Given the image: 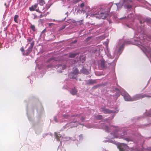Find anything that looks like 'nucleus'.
<instances>
[{
	"label": "nucleus",
	"instance_id": "nucleus-52",
	"mask_svg": "<svg viewBox=\"0 0 151 151\" xmlns=\"http://www.w3.org/2000/svg\"><path fill=\"white\" fill-rule=\"evenodd\" d=\"M125 18V17H123V18H122V19H124V18Z\"/></svg>",
	"mask_w": 151,
	"mask_h": 151
},
{
	"label": "nucleus",
	"instance_id": "nucleus-12",
	"mask_svg": "<svg viewBox=\"0 0 151 151\" xmlns=\"http://www.w3.org/2000/svg\"><path fill=\"white\" fill-rule=\"evenodd\" d=\"M105 62L103 59H101L99 61V66L101 67L102 68H104L105 67Z\"/></svg>",
	"mask_w": 151,
	"mask_h": 151
},
{
	"label": "nucleus",
	"instance_id": "nucleus-41",
	"mask_svg": "<svg viewBox=\"0 0 151 151\" xmlns=\"http://www.w3.org/2000/svg\"><path fill=\"white\" fill-rule=\"evenodd\" d=\"M39 22H42V19H40L39 20Z\"/></svg>",
	"mask_w": 151,
	"mask_h": 151
},
{
	"label": "nucleus",
	"instance_id": "nucleus-40",
	"mask_svg": "<svg viewBox=\"0 0 151 151\" xmlns=\"http://www.w3.org/2000/svg\"><path fill=\"white\" fill-rule=\"evenodd\" d=\"M54 121H55V122H57V119H56V118L55 117V118H54Z\"/></svg>",
	"mask_w": 151,
	"mask_h": 151
},
{
	"label": "nucleus",
	"instance_id": "nucleus-31",
	"mask_svg": "<svg viewBox=\"0 0 151 151\" xmlns=\"http://www.w3.org/2000/svg\"><path fill=\"white\" fill-rule=\"evenodd\" d=\"M68 117V116L67 115H64L63 116V117L65 119L67 118V117Z\"/></svg>",
	"mask_w": 151,
	"mask_h": 151
},
{
	"label": "nucleus",
	"instance_id": "nucleus-22",
	"mask_svg": "<svg viewBox=\"0 0 151 151\" xmlns=\"http://www.w3.org/2000/svg\"><path fill=\"white\" fill-rule=\"evenodd\" d=\"M102 116L101 115H99L96 116V118L97 119H100L102 118Z\"/></svg>",
	"mask_w": 151,
	"mask_h": 151
},
{
	"label": "nucleus",
	"instance_id": "nucleus-47",
	"mask_svg": "<svg viewBox=\"0 0 151 151\" xmlns=\"http://www.w3.org/2000/svg\"><path fill=\"white\" fill-rule=\"evenodd\" d=\"M69 139V138H66V140H69V139Z\"/></svg>",
	"mask_w": 151,
	"mask_h": 151
},
{
	"label": "nucleus",
	"instance_id": "nucleus-34",
	"mask_svg": "<svg viewBox=\"0 0 151 151\" xmlns=\"http://www.w3.org/2000/svg\"><path fill=\"white\" fill-rule=\"evenodd\" d=\"M125 140L127 141H129L131 140L130 139L128 138H126Z\"/></svg>",
	"mask_w": 151,
	"mask_h": 151
},
{
	"label": "nucleus",
	"instance_id": "nucleus-35",
	"mask_svg": "<svg viewBox=\"0 0 151 151\" xmlns=\"http://www.w3.org/2000/svg\"><path fill=\"white\" fill-rule=\"evenodd\" d=\"M131 14H130L128 16V17L129 18H132V17H132V16H131Z\"/></svg>",
	"mask_w": 151,
	"mask_h": 151
},
{
	"label": "nucleus",
	"instance_id": "nucleus-10",
	"mask_svg": "<svg viewBox=\"0 0 151 151\" xmlns=\"http://www.w3.org/2000/svg\"><path fill=\"white\" fill-rule=\"evenodd\" d=\"M58 71L60 73L62 72V70H64L66 68V65H58L56 66Z\"/></svg>",
	"mask_w": 151,
	"mask_h": 151
},
{
	"label": "nucleus",
	"instance_id": "nucleus-23",
	"mask_svg": "<svg viewBox=\"0 0 151 151\" xmlns=\"http://www.w3.org/2000/svg\"><path fill=\"white\" fill-rule=\"evenodd\" d=\"M81 0H73L72 1V3L73 4H76Z\"/></svg>",
	"mask_w": 151,
	"mask_h": 151
},
{
	"label": "nucleus",
	"instance_id": "nucleus-44",
	"mask_svg": "<svg viewBox=\"0 0 151 151\" xmlns=\"http://www.w3.org/2000/svg\"><path fill=\"white\" fill-rule=\"evenodd\" d=\"M49 21H52V19H49Z\"/></svg>",
	"mask_w": 151,
	"mask_h": 151
},
{
	"label": "nucleus",
	"instance_id": "nucleus-45",
	"mask_svg": "<svg viewBox=\"0 0 151 151\" xmlns=\"http://www.w3.org/2000/svg\"><path fill=\"white\" fill-rule=\"evenodd\" d=\"M82 11L83 12H85V10H84L83 9H82Z\"/></svg>",
	"mask_w": 151,
	"mask_h": 151
},
{
	"label": "nucleus",
	"instance_id": "nucleus-28",
	"mask_svg": "<svg viewBox=\"0 0 151 151\" xmlns=\"http://www.w3.org/2000/svg\"><path fill=\"white\" fill-rule=\"evenodd\" d=\"M77 24H79L80 25L83 24V21L81 20L78 22Z\"/></svg>",
	"mask_w": 151,
	"mask_h": 151
},
{
	"label": "nucleus",
	"instance_id": "nucleus-20",
	"mask_svg": "<svg viewBox=\"0 0 151 151\" xmlns=\"http://www.w3.org/2000/svg\"><path fill=\"white\" fill-rule=\"evenodd\" d=\"M65 2L63 3V4L65 5H67L71 2L70 0H65Z\"/></svg>",
	"mask_w": 151,
	"mask_h": 151
},
{
	"label": "nucleus",
	"instance_id": "nucleus-15",
	"mask_svg": "<svg viewBox=\"0 0 151 151\" xmlns=\"http://www.w3.org/2000/svg\"><path fill=\"white\" fill-rule=\"evenodd\" d=\"M81 73L88 75L89 74V72L86 69L84 68H82L81 70Z\"/></svg>",
	"mask_w": 151,
	"mask_h": 151
},
{
	"label": "nucleus",
	"instance_id": "nucleus-48",
	"mask_svg": "<svg viewBox=\"0 0 151 151\" xmlns=\"http://www.w3.org/2000/svg\"><path fill=\"white\" fill-rule=\"evenodd\" d=\"M149 20H150L148 19L147 20V21L148 22H150Z\"/></svg>",
	"mask_w": 151,
	"mask_h": 151
},
{
	"label": "nucleus",
	"instance_id": "nucleus-17",
	"mask_svg": "<svg viewBox=\"0 0 151 151\" xmlns=\"http://www.w3.org/2000/svg\"><path fill=\"white\" fill-rule=\"evenodd\" d=\"M55 135L56 136V138L57 139V141H58V140L60 141V138H61V137L60 135V134H56L55 133Z\"/></svg>",
	"mask_w": 151,
	"mask_h": 151
},
{
	"label": "nucleus",
	"instance_id": "nucleus-51",
	"mask_svg": "<svg viewBox=\"0 0 151 151\" xmlns=\"http://www.w3.org/2000/svg\"><path fill=\"white\" fill-rule=\"evenodd\" d=\"M68 13V12H67L65 13V14H67Z\"/></svg>",
	"mask_w": 151,
	"mask_h": 151
},
{
	"label": "nucleus",
	"instance_id": "nucleus-25",
	"mask_svg": "<svg viewBox=\"0 0 151 151\" xmlns=\"http://www.w3.org/2000/svg\"><path fill=\"white\" fill-rule=\"evenodd\" d=\"M31 29L33 31H35V27L34 25H31L30 26Z\"/></svg>",
	"mask_w": 151,
	"mask_h": 151
},
{
	"label": "nucleus",
	"instance_id": "nucleus-21",
	"mask_svg": "<svg viewBox=\"0 0 151 151\" xmlns=\"http://www.w3.org/2000/svg\"><path fill=\"white\" fill-rule=\"evenodd\" d=\"M77 53H73L70 54L69 56L70 58H73L76 57L77 55Z\"/></svg>",
	"mask_w": 151,
	"mask_h": 151
},
{
	"label": "nucleus",
	"instance_id": "nucleus-36",
	"mask_svg": "<svg viewBox=\"0 0 151 151\" xmlns=\"http://www.w3.org/2000/svg\"><path fill=\"white\" fill-rule=\"evenodd\" d=\"M21 50L22 52H23L24 51V49L23 48H22L21 49Z\"/></svg>",
	"mask_w": 151,
	"mask_h": 151
},
{
	"label": "nucleus",
	"instance_id": "nucleus-49",
	"mask_svg": "<svg viewBox=\"0 0 151 151\" xmlns=\"http://www.w3.org/2000/svg\"><path fill=\"white\" fill-rule=\"evenodd\" d=\"M118 91V93H119V95L120 94V92L119 91Z\"/></svg>",
	"mask_w": 151,
	"mask_h": 151
},
{
	"label": "nucleus",
	"instance_id": "nucleus-53",
	"mask_svg": "<svg viewBox=\"0 0 151 151\" xmlns=\"http://www.w3.org/2000/svg\"><path fill=\"white\" fill-rule=\"evenodd\" d=\"M107 119H106V121H107Z\"/></svg>",
	"mask_w": 151,
	"mask_h": 151
},
{
	"label": "nucleus",
	"instance_id": "nucleus-54",
	"mask_svg": "<svg viewBox=\"0 0 151 151\" xmlns=\"http://www.w3.org/2000/svg\"><path fill=\"white\" fill-rule=\"evenodd\" d=\"M65 19V18L64 19L63 21H64Z\"/></svg>",
	"mask_w": 151,
	"mask_h": 151
},
{
	"label": "nucleus",
	"instance_id": "nucleus-2",
	"mask_svg": "<svg viewBox=\"0 0 151 151\" xmlns=\"http://www.w3.org/2000/svg\"><path fill=\"white\" fill-rule=\"evenodd\" d=\"M86 10L88 9V12L86 13L87 15L86 17L88 16L91 17H95L97 18L105 19L107 17L108 14L106 13H103L102 12H99L98 9L94 7L90 9L88 6H85Z\"/></svg>",
	"mask_w": 151,
	"mask_h": 151
},
{
	"label": "nucleus",
	"instance_id": "nucleus-33",
	"mask_svg": "<svg viewBox=\"0 0 151 151\" xmlns=\"http://www.w3.org/2000/svg\"><path fill=\"white\" fill-rule=\"evenodd\" d=\"M93 127V126H91V125L88 126H87V127L88 128H92Z\"/></svg>",
	"mask_w": 151,
	"mask_h": 151
},
{
	"label": "nucleus",
	"instance_id": "nucleus-5",
	"mask_svg": "<svg viewBox=\"0 0 151 151\" xmlns=\"http://www.w3.org/2000/svg\"><path fill=\"white\" fill-rule=\"evenodd\" d=\"M145 96V95H144L138 94L134 96L133 98H131L127 93H125L123 96L125 100L127 101H136L143 98Z\"/></svg>",
	"mask_w": 151,
	"mask_h": 151
},
{
	"label": "nucleus",
	"instance_id": "nucleus-13",
	"mask_svg": "<svg viewBox=\"0 0 151 151\" xmlns=\"http://www.w3.org/2000/svg\"><path fill=\"white\" fill-rule=\"evenodd\" d=\"M77 90L75 88H74L71 89L70 93L72 95H75L77 94Z\"/></svg>",
	"mask_w": 151,
	"mask_h": 151
},
{
	"label": "nucleus",
	"instance_id": "nucleus-46",
	"mask_svg": "<svg viewBox=\"0 0 151 151\" xmlns=\"http://www.w3.org/2000/svg\"><path fill=\"white\" fill-rule=\"evenodd\" d=\"M77 42V41L76 40H75L73 42V43H76Z\"/></svg>",
	"mask_w": 151,
	"mask_h": 151
},
{
	"label": "nucleus",
	"instance_id": "nucleus-37",
	"mask_svg": "<svg viewBox=\"0 0 151 151\" xmlns=\"http://www.w3.org/2000/svg\"><path fill=\"white\" fill-rule=\"evenodd\" d=\"M36 11L37 12H40V11L39 9H37L36 10Z\"/></svg>",
	"mask_w": 151,
	"mask_h": 151
},
{
	"label": "nucleus",
	"instance_id": "nucleus-29",
	"mask_svg": "<svg viewBox=\"0 0 151 151\" xmlns=\"http://www.w3.org/2000/svg\"><path fill=\"white\" fill-rule=\"evenodd\" d=\"M84 6H85V4L84 3H82L80 5V6L81 7V8L83 7Z\"/></svg>",
	"mask_w": 151,
	"mask_h": 151
},
{
	"label": "nucleus",
	"instance_id": "nucleus-6",
	"mask_svg": "<svg viewBox=\"0 0 151 151\" xmlns=\"http://www.w3.org/2000/svg\"><path fill=\"white\" fill-rule=\"evenodd\" d=\"M131 1H130L128 0H120V2L119 3L115 4L116 5L118 10H119L121 8L124 3L126 4L124 5L125 7L128 9H130L132 7V5L128 4L129 2Z\"/></svg>",
	"mask_w": 151,
	"mask_h": 151
},
{
	"label": "nucleus",
	"instance_id": "nucleus-16",
	"mask_svg": "<svg viewBox=\"0 0 151 151\" xmlns=\"http://www.w3.org/2000/svg\"><path fill=\"white\" fill-rule=\"evenodd\" d=\"M37 2L38 4L41 6H43L45 4L44 0H37Z\"/></svg>",
	"mask_w": 151,
	"mask_h": 151
},
{
	"label": "nucleus",
	"instance_id": "nucleus-18",
	"mask_svg": "<svg viewBox=\"0 0 151 151\" xmlns=\"http://www.w3.org/2000/svg\"><path fill=\"white\" fill-rule=\"evenodd\" d=\"M19 17V16L18 15H15L14 18V20L15 22L18 23V21L17 19Z\"/></svg>",
	"mask_w": 151,
	"mask_h": 151
},
{
	"label": "nucleus",
	"instance_id": "nucleus-14",
	"mask_svg": "<svg viewBox=\"0 0 151 151\" xmlns=\"http://www.w3.org/2000/svg\"><path fill=\"white\" fill-rule=\"evenodd\" d=\"M37 7V4H35L34 5H32L31 7L29 8V10L31 11H34Z\"/></svg>",
	"mask_w": 151,
	"mask_h": 151
},
{
	"label": "nucleus",
	"instance_id": "nucleus-7",
	"mask_svg": "<svg viewBox=\"0 0 151 151\" xmlns=\"http://www.w3.org/2000/svg\"><path fill=\"white\" fill-rule=\"evenodd\" d=\"M76 120H74L73 121L67 124L65 126V128L68 127L69 128H72L77 127L78 124H82L78 122L77 120L80 119V118H78V116H76L75 118Z\"/></svg>",
	"mask_w": 151,
	"mask_h": 151
},
{
	"label": "nucleus",
	"instance_id": "nucleus-26",
	"mask_svg": "<svg viewBox=\"0 0 151 151\" xmlns=\"http://www.w3.org/2000/svg\"><path fill=\"white\" fill-rule=\"evenodd\" d=\"M147 39L148 41L151 40V36H148L147 37Z\"/></svg>",
	"mask_w": 151,
	"mask_h": 151
},
{
	"label": "nucleus",
	"instance_id": "nucleus-32",
	"mask_svg": "<svg viewBox=\"0 0 151 151\" xmlns=\"http://www.w3.org/2000/svg\"><path fill=\"white\" fill-rule=\"evenodd\" d=\"M84 118H83V117H81V121L82 122H83L84 121Z\"/></svg>",
	"mask_w": 151,
	"mask_h": 151
},
{
	"label": "nucleus",
	"instance_id": "nucleus-1",
	"mask_svg": "<svg viewBox=\"0 0 151 151\" xmlns=\"http://www.w3.org/2000/svg\"><path fill=\"white\" fill-rule=\"evenodd\" d=\"M101 127L106 132H111L109 135L107 137V140H105V142H109L116 145L119 151H124L128 148L127 145L124 143H118L114 139V138H123L124 136L126 134L124 130L119 128L117 127L113 126L108 127L105 125H103L102 127H99V128Z\"/></svg>",
	"mask_w": 151,
	"mask_h": 151
},
{
	"label": "nucleus",
	"instance_id": "nucleus-39",
	"mask_svg": "<svg viewBox=\"0 0 151 151\" xmlns=\"http://www.w3.org/2000/svg\"><path fill=\"white\" fill-rule=\"evenodd\" d=\"M52 21H57V22H60V21H57V20H55V19H52Z\"/></svg>",
	"mask_w": 151,
	"mask_h": 151
},
{
	"label": "nucleus",
	"instance_id": "nucleus-55",
	"mask_svg": "<svg viewBox=\"0 0 151 151\" xmlns=\"http://www.w3.org/2000/svg\"><path fill=\"white\" fill-rule=\"evenodd\" d=\"M63 2H64V0H63Z\"/></svg>",
	"mask_w": 151,
	"mask_h": 151
},
{
	"label": "nucleus",
	"instance_id": "nucleus-42",
	"mask_svg": "<svg viewBox=\"0 0 151 151\" xmlns=\"http://www.w3.org/2000/svg\"><path fill=\"white\" fill-rule=\"evenodd\" d=\"M42 17H43V16H42V14L40 15V18Z\"/></svg>",
	"mask_w": 151,
	"mask_h": 151
},
{
	"label": "nucleus",
	"instance_id": "nucleus-38",
	"mask_svg": "<svg viewBox=\"0 0 151 151\" xmlns=\"http://www.w3.org/2000/svg\"><path fill=\"white\" fill-rule=\"evenodd\" d=\"M79 137H80V140L82 139V136L81 135H80Z\"/></svg>",
	"mask_w": 151,
	"mask_h": 151
},
{
	"label": "nucleus",
	"instance_id": "nucleus-43",
	"mask_svg": "<svg viewBox=\"0 0 151 151\" xmlns=\"http://www.w3.org/2000/svg\"><path fill=\"white\" fill-rule=\"evenodd\" d=\"M65 27V26H63V27H62V29H64V28Z\"/></svg>",
	"mask_w": 151,
	"mask_h": 151
},
{
	"label": "nucleus",
	"instance_id": "nucleus-56",
	"mask_svg": "<svg viewBox=\"0 0 151 151\" xmlns=\"http://www.w3.org/2000/svg\"><path fill=\"white\" fill-rule=\"evenodd\" d=\"M113 117H114V116H113L112 117V119Z\"/></svg>",
	"mask_w": 151,
	"mask_h": 151
},
{
	"label": "nucleus",
	"instance_id": "nucleus-9",
	"mask_svg": "<svg viewBox=\"0 0 151 151\" xmlns=\"http://www.w3.org/2000/svg\"><path fill=\"white\" fill-rule=\"evenodd\" d=\"M102 111L105 114H107V113L109 114V113H117L119 111L118 110H117L115 111H114V110L112 111L111 110H109L108 109H106L104 108H102Z\"/></svg>",
	"mask_w": 151,
	"mask_h": 151
},
{
	"label": "nucleus",
	"instance_id": "nucleus-50",
	"mask_svg": "<svg viewBox=\"0 0 151 151\" xmlns=\"http://www.w3.org/2000/svg\"><path fill=\"white\" fill-rule=\"evenodd\" d=\"M83 58V60L84 61L85 60V58Z\"/></svg>",
	"mask_w": 151,
	"mask_h": 151
},
{
	"label": "nucleus",
	"instance_id": "nucleus-24",
	"mask_svg": "<svg viewBox=\"0 0 151 151\" xmlns=\"http://www.w3.org/2000/svg\"><path fill=\"white\" fill-rule=\"evenodd\" d=\"M51 4L50 5H46V8H45V11L47 10L50 6Z\"/></svg>",
	"mask_w": 151,
	"mask_h": 151
},
{
	"label": "nucleus",
	"instance_id": "nucleus-4",
	"mask_svg": "<svg viewBox=\"0 0 151 151\" xmlns=\"http://www.w3.org/2000/svg\"><path fill=\"white\" fill-rule=\"evenodd\" d=\"M127 43L126 41H125L124 43H118L115 48L114 55L111 56L110 54H108L107 55L108 57L111 58H113L114 57H115L117 59L119 56L120 54L124 48V45Z\"/></svg>",
	"mask_w": 151,
	"mask_h": 151
},
{
	"label": "nucleus",
	"instance_id": "nucleus-27",
	"mask_svg": "<svg viewBox=\"0 0 151 151\" xmlns=\"http://www.w3.org/2000/svg\"><path fill=\"white\" fill-rule=\"evenodd\" d=\"M33 39L32 37H29L27 39V41L28 42H30Z\"/></svg>",
	"mask_w": 151,
	"mask_h": 151
},
{
	"label": "nucleus",
	"instance_id": "nucleus-19",
	"mask_svg": "<svg viewBox=\"0 0 151 151\" xmlns=\"http://www.w3.org/2000/svg\"><path fill=\"white\" fill-rule=\"evenodd\" d=\"M96 82V81L95 80H90L88 81V84H92Z\"/></svg>",
	"mask_w": 151,
	"mask_h": 151
},
{
	"label": "nucleus",
	"instance_id": "nucleus-3",
	"mask_svg": "<svg viewBox=\"0 0 151 151\" xmlns=\"http://www.w3.org/2000/svg\"><path fill=\"white\" fill-rule=\"evenodd\" d=\"M145 40V38L144 37H141L137 38V40H134V42H132V44L136 45H139L140 49L147 56H149L151 58V50L150 49L149 47H146L142 45V44L141 41H139L140 40L141 41H142V40Z\"/></svg>",
	"mask_w": 151,
	"mask_h": 151
},
{
	"label": "nucleus",
	"instance_id": "nucleus-30",
	"mask_svg": "<svg viewBox=\"0 0 151 151\" xmlns=\"http://www.w3.org/2000/svg\"><path fill=\"white\" fill-rule=\"evenodd\" d=\"M54 24L53 23H50L48 24V25L49 27H51L52 26L53 24Z\"/></svg>",
	"mask_w": 151,
	"mask_h": 151
},
{
	"label": "nucleus",
	"instance_id": "nucleus-8",
	"mask_svg": "<svg viewBox=\"0 0 151 151\" xmlns=\"http://www.w3.org/2000/svg\"><path fill=\"white\" fill-rule=\"evenodd\" d=\"M79 73L78 71L76 68H74L72 73L69 74V76L70 78H75L76 77L74 76L75 75L78 74Z\"/></svg>",
	"mask_w": 151,
	"mask_h": 151
},
{
	"label": "nucleus",
	"instance_id": "nucleus-11",
	"mask_svg": "<svg viewBox=\"0 0 151 151\" xmlns=\"http://www.w3.org/2000/svg\"><path fill=\"white\" fill-rule=\"evenodd\" d=\"M34 45V42H32L30 43V46L29 48L27 50V52L26 55H27L28 54L31 52L32 50V49Z\"/></svg>",
	"mask_w": 151,
	"mask_h": 151
}]
</instances>
